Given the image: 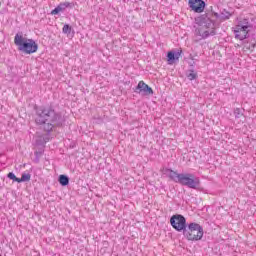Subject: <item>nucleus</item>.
<instances>
[{"mask_svg": "<svg viewBox=\"0 0 256 256\" xmlns=\"http://www.w3.org/2000/svg\"><path fill=\"white\" fill-rule=\"evenodd\" d=\"M164 175H167L174 183H179L188 189H199L201 187V179L191 173H177L169 168L164 169Z\"/></svg>", "mask_w": 256, "mask_h": 256, "instance_id": "nucleus-2", "label": "nucleus"}, {"mask_svg": "<svg viewBox=\"0 0 256 256\" xmlns=\"http://www.w3.org/2000/svg\"><path fill=\"white\" fill-rule=\"evenodd\" d=\"M14 43L18 46V50L25 53V55L37 53V49H39V45L35 43V40L25 38L23 34L19 33L15 35Z\"/></svg>", "mask_w": 256, "mask_h": 256, "instance_id": "nucleus-4", "label": "nucleus"}, {"mask_svg": "<svg viewBox=\"0 0 256 256\" xmlns=\"http://www.w3.org/2000/svg\"><path fill=\"white\" fill-rule=\"evenodd\" d=\"M27 181H31V174L23 173L21 178H19V183H25Z\"/></svg>", "mask_w": 256, "mask_h": 256, "instance_id": "nucleus-14", "label": "nucleus"}, {"mask_svg": "<svg viewBox=\"0 0 256 256\" xmlns=\"http://www.w3.org/2000/svg\"><path fill=\"white\" fill-rule=\"evenodd\" d=\"M188 5L194 13H203L205 11V0H200V2L189 0Z\"/></svg>", "mask_w": 256, "mask_h": 256, "instance_id": "nucleus-8", "label": "nucleus"}, {"mask_svg": "<svg viewBox=\"0 0 256 256\" xmlns=\"http://www.w3.org/2000/svg\"><path fill=\"white\" fill-rule=\"evenodd\" d=\"M59 183L60 185H62V187H66V185H69V177H67L66 175H60Z\"/></svg>", "mask_w": 256, "mask_h": 256, "instance_id": "nucleus-13", "label": "nucleus"}, {"mask_svg": "<svg viewBox=\"0 0 256 256\" xmlns=\"http://www.w3.org/2000/svg\"><path fill=\"white\" fill-rule=\"evenodd\" d=\"M170 225L176 231H183V233H185V230L187 229V220L183 217V215L176 214L170 218Z\"/></svg>", "mask_w": 256, "mask_h": 256, "instance_id": "nucleus-7", "label": "nucleus"}, {"mask_svg": "<svg viewBox=\"0 0 256 256\" xmlns=\"http://www.w3.org/2000/svg\"><path fill=\"white\" fill-rule=\"evenodd\" d=\"M35 122L37 125H44V131L51 133L53 127H61L65 120L61 114L56 113L51 108L39 107L36 108Z\"/></svg>", "mask_w": 256, "mask_h": 256, "instance_id": "nucleus-1", "label": "nucleus"}, {"mask_svg": "<svg viewBox=\"0 0 256 256\" xmlns=\"http://www.w3.org/2000/svg\"><path fill=\"white\" fill-rule=\"evenodd\" d=\"M68 7H73V4L70 2L60 3L54 10L51 11V15H59L62 11H65Z\"/></svg>", "mask_w": 256, "mask_h": 256, "instance_id": "nucleus-10", "label": "nucleus"}, {"mask_svg": "<svg viewBox=\"0 0 256 256\" xmlns=\"http://www.w3.org/2000/svg\"><path fill=\"white\" fill-rule=\"evenodd\" d=\"M235 39L239 41H245V39H249V33L253 31V24L249 19L244 18L237 21L236 25L232 28Z\"/></svg>", "mask_w": 256, "mask_h": 256, "instance_id": "nucleus-5", "label": "nucleus"}, {"mask_svg": "<svg viewBox=\"0 0 256 256\" xmlns=\"http://www.w3.org/2000/svg\"><path fill=\"white\" fill-rule=\"evenodd\" d=\"M8 179H11L12 181L19 183V178H17V176H15V174L13 172H9L7 175Z\"/></svg>", "mask_w": 256, "mask_h": 256, "instance_id": "nucleus-15", "label": "nucleus"}, {"mask_svg": "<svg viewBox=\"0 0 256 256\" xmlns=\"http://www.w3.org/2000/svg\"><path fill=\"white\" fill-rule=\"evenodd\" d=\"M135 93H144V95H153V88L149 87L143 81H140L135 89Z\"/></svg>", "mask_w": 256, "mask_h": 256, "instance_id": "nucleus-9", "label": "nucleus"}, {"mask_svg": "<svg viewBox=\"0 0 256 256\" xmlns=\"http://www.w3.org/2000/svg\"><path fill=\"white\" fill-rule=\"evenodd\" d=\"M62 31L63 33L69 35L71 33V26H69V24L64 25Z\"/></svg>", "mask_w": 256, "mask_h": 256, "instance_id": "nucleus-16", "label": "nucleus"}, {"mask_svg": "<svg viewBox=\"0 0 256 256\" xmlns=\"http://www.w3.org/2000/svg\"><path fill=\"white\" fill-rule=\"evenodd\" d=\"M188 241H201L203 239V227L197 223H190L188 229L183 232Z\"/></svg>", "mask_w": 256, "mask_h": 256, "instance_id": "nucleus-6", "label": "nucleus"}, {"mask_svg": "<svg viewBox=\"0 0 256 256\" xmlns=\"http://www.w3.org/2000/svg\"><path fill=\"white\" fill-rule=\"evenodd\" d=\"M0 7H1V2H0Z\"/></svg>", "mask_w": 256, "mask_h": 256, "instance_id": "nucleus-19", "label": "nucleus"}, {"mask_svg": "<svg viewBox=\"0 0 256 256\" xmlns=\"http://www.w3.org/2000/svg\"><path fill=\"white\" fill-rule=\"evenodd\" d=\"M167 57H168L169 65H173V63L175 61H179V57H181V51L180 52L179 51H177V52L170 51V52H168Z\"/></svg>", "mask_w": 256, "mask_h": 256, "instance_id": "nucleus-11", "label": "nucleus"}, {"mask_svg": "<svg viewBox=\"0 0 256 256\" xmlns=\"http://www.w3.org/2000/svg\"><path fill=\"white\" fill-rule=\"evenodd\" d=\"M186 77L189 79V81H195V79H197V72L194 70H188L186 72Z\"/></svg>", "mask_w": 256, "mask_h": 256, "instance_id": "nucleus-12", "label": "nucleus"}, {"mask_svg": "<svg viewBox=\"0 0 256 256\" xmlns=\"http://www.w3.org/2000/svg\"><path fill=\"white\" fill-rule=\"evenodd\" d=\"M194 1L201 2V0H194Z\"/></svg>", "mask_w": 256, "mask_h": 256, "instance_id": "nucleus-18", "label": "nucleus"}, {"mask_svg": "<svg viewBox=\"0 0 256 256\" xmlns=\"http://www.w3.org/2000/svg\"><path fill=\"white\" fill-rule=\"evenodd\" d=\"M196 24L194 25V35L198 39H208L217 35L215 22L207 16H200L195 19Z\"/></svg>", "mask_w": 256, "mask_h": 256, "instance_id": "nucleus-3", "label": "nucleus"}, {"mask_svg": "<svg viewBox=\"0 0 256 256\" xmlns=\"http://www.w3.org/2000/svg\"><path fill=\"white\" fill-rule=\"evenodd\" d=\"M234 115L235 117L239 118L241 117L242 113H241V108H235L234 109Z\"/></svg>", "mask_w": 256, "mask_h": 256, "instance_id": "nucleus-17", "label": "nucleus"}]
</instances>
